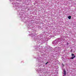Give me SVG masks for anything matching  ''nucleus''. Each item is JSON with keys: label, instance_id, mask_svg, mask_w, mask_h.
Here are the masks:
<instances>
[{"label": "nucleus", "instance_id": "3", "mask_svg": "<svg viewBox=\"0 0 76 76\" xmlns=\"http://www.w3.org/2000/svg\"><path fill=\"white\" fill-rule=\"evenodd\" d=\"M75 56H74V57H72L71 58V59H73V58H75Z\"/></svg>", "mask_w": 76, "mask_h": 76}, {"label": "nucleus", "instance_id": "4", "mask_svg": "<svg viewBox=\"0 0 76 76\" xmlns=\"http://www.w3.org/2000/svg\"><path fill=\"white\" fill-rule=\"evenodd\" d=\"M71 56L72 57H73V56H74V54L72 53L71 54Z\"/></svg>", "mask_w": 76, "mask_h": 76}, {"label": "nucleus", "instance_id": "2", "mask_svg": "<svg viewBox=\"0 0 76 76\" xmlns=\"http://www.w3.org/2000/svg\"><path fill=\"white\" fill-rule=\"evenodd\" d=\"M68 19H71V16H69L68 17Z\"/></svg>", "mask_w": 76, "mask_h": 76}, {"label": "nucleus", "instance_id": "5", "mask_svg": "<svg viewBox=\"0 0 76 76\" xmlns=\"http://www.w3.org/2000/svg\"><path fill=\"white\" fill-rule=\"evenodd\" d=\"M48 62H47L45 64V65H46V64H48Z\"/></svg>", "mask_w": 76, "mask_h": 76}, {"label": "nucleus", "instance_id": "6", "mask_svg": "<svg viewBox=\"0 0 76 76\" xmlns=\"http://www.w3.org/2000/svg\"><path fill=\"white\" fill-rule=\"evenodd\" d=\"M63 76H64V75Z\"/></svg>", "mask_w": 76, "mask_h": 76}, {"label": "nucleus", "instance_id": "1", "mask_svg": "<svg viewBox=\"0 0 76 76\" xmlns=\"http://www.w3.org/2000/svg\"><path fill=\"white\" fill-rule=\"evenodd\" d=\"M64 75L65 76H66V70H65V69L64 70Z\"/></svg>", "mask_w": 76, "mask_h": 76}]
</instances>
